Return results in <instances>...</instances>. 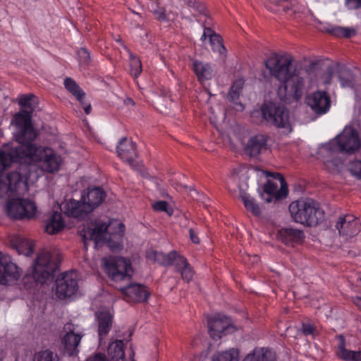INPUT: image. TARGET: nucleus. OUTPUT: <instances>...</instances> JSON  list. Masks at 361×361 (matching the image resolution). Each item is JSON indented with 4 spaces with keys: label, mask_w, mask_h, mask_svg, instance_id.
I'll return each instance as SVG.
<instances>
[{
    "label": "nucleus",
    "mask_w": 361,
    "mask_h": 361,
    "mask_svg": "<svg viewBox=\"0 0 361 361\" xmlns=\"http://www.w3.org/2000/svg\"><path fill=\"white\" fill-rule=\"evenodd\" d=\"M105 197L106 192L101 187L87 188L83 190L80 200L71 199L65 203L64 214L68 216L83 219L98 207Z\"/></svg>",
    "instance_id": "obj_4"
},
{
    "label": "nucleus",
    "mask_w": 361,
    "mask_h": 361,
    "mask_svg": "<svg viewBox=\"0 0 361 361\" xmlns=\"http://www.w3.org/2000/svg\"><path fill=\"white\" fill-rule=\"evenodd\" d=\"M55 295L60 300L71 298L78 290V277L74 271L64 272L55 281Z\"/></svg>",
    "instance_id": "obj_12"
},
{
    "label": "nucleus",
    "mask_w": 361,
    "mask_h": 361,
    "mask_svg": "<svg viewBox=\"0 0 361 361\" xmlns=\"http://www.w3.org/2000/svg\"><path fill=\"white\" fill-rule=\"evenodd\" d=\"M243 361H275V355L269 350H264V348L255 349Z\"/></svg>",
    "instance_id": "obj_29"
},
{
    "label": "nucleus",
    "mask_w": 361,
    "mask_h": 361,
    "mask_svg": "<svg viewBox=\"0 0 361 361\" xmlns=\"http://www.w3.org/2000/svg\"><path fill=\"white\" fill-rule=\"evenodd\" d=\"M269 1H271V2H273V3L279 4L282 0H269Z\"/></svg>",
    "instance_id": "obj_61"
},
{
    "label": "nucleus",
    "mask_w": 361,
    "mask_h": 361,
    "mask_svg": "<svg viewBox=\"0 0 361 361\" xmlns=\"http://www.w3.org/2000/svg\"><path fill=\"white\" fill-rule=\"evenodd\" d=\"M135 16H137V17L139 18H141V16L139 14V13H134Z\"/></svg>",
    "instance_id": "obj_62"
},
{
    "label": "nucleus",
    "mask_w": 361,
    "mask_h": 361,
    "mask_svg": "<svg viewBox=\"0 0 361 361\" xmlns=\"http://www.w3.org/2000/svg\"><path fill=\"white\" fill-rule=\"evenodd\" d=\"M355 305L361 310V298L357 297L354 300Z\"/></svg>",
    "instance_id": "obj_55"
},
{
    "label": "nucleus",
    "mask_w": 361,
    "mask_h": 361,
    "mask_svg": "<svg viewBox=\"0 0 361 361\" xmlns=\"http://www.w3.org/2000/svg\"><path fill=\"white\" fill-rule=\"evenodd\" d=\"M22 184L23 178L17 171L8 173L5 180L1 179V188L4 185L7 186L8 191L11 193L17 192Z\"/></svg>",
    "instance_id": "obj_28"
},
{
    "label": "nucleus",
    "mask_w": 361,
    "mask_h": 361,
    "mask_svg": "<svg viewBox=\"0 0 361 361\" xmlns=\"http://www.w3.org/2000/svg\"><path fill=\"white\" fill-rule=\"evenodd\" d=\"M85 97V96H83V97L80 99V100H78V101L80 102V104H81V106H82L83 108H84V106H85V104H87V103H86V102H85V100H84Z\"/></svg>",
    "instance_id": "obj_57"
},
{
    "label": "nucleus",
    "mask_w": 361,
    "mask_h": 361,
    "mask_svg": "<svg viewBox=\"0 0 361 361\" xmlns=\"http://www.w3.org/2000/svg\"><path fill=\"white\" fill-rule=\"evenodd\" d=\"M13 122L17 130L14 134L18 146L33 144L37 133L32 124V111H21L14 116Z\"/></svg>",
    "instance_id": "obj_9"
},
{
    "label": "nucleus",
    "mask_w": 361,
    "mask_h": 361,
    "mask_svg": "<svg viewBox=\"0 0 361 361\" xmlns=\"http://www.w3.org/2000/svg\"><path fill=\"white\" fill-rule=\"evenodd\" d=\"M7 216L14 220H30L37 212L35 202L25 199L14 198L8 201L6 204Z\"/></svg>",
    "instance_id": "obj_11"
},
{
    "label": "nucleus",
    "mask_w": 361,
    "mask_h": 361,
    "mask_svg": "<svg viewBox=\"0 0 361 361\" xmlns=\"http://www.w3.org/2000/svg\"><path fill=\"white\" fill-rule=\"evenodd\" d=\"M107 355L109 359L117 361L124 357L123 342L121 340L111 343L107 348Z\"/></svg>",
    "instance_id": "obj_30"
},
{
    "label": "nucleus",
    "mask_w": 361,
    "mask_h": 361,
    "mask_svg": "<svg viewBox=\"0 0 361 361\" xmlns=\"http://www.w3.org/2000/svg\"><path fill=\"white\" fill-rule=\"evenodd\" d=\"M192 69L200 82L211 80L213 77V69L209 63L195 60L192 63Z\"/></svg>",
    "instance_id": "obj_27"
},
{
    "label": "nucleus",
    "mask_w": 361,
    "mask_h": 361,
    "mask_svg": "<svg viewBox=\"0 0 361 361\" xmlns=\"http://www.w3.org/2000/svg\"><path fill=\"white\" fill-rule=\"evenodd\" d=\"M307 104L315 114L322 115L329 111L331 99L326 92L317 91L307 97Z\"/></svg>",
    "instance_id": "obj_17"
},
{
    "label": "nucleus",
    "mask_w": 361,
    "mask_h": 361,
    "mask_svg": "<svg viewBox=\"0 0 361 361\" xmlns=\"http://www.w3.org/2000/svg\"><path fill=\"white\" fill-rule=\"evenodd\" d=\"M333 73H334L333 68L331 67V66L328 67V68H327V73H328V78H329V80L331 79Z\"/></svg>",
    "instance_id": "obj_56"
},
{
    "label": "nucleus",
    "mask_w": 361,
    "mask_h": 361,
    "mask_svg": "<svg viewBox=\"0 0 361 361\" xmlns=\"http://www.w3.org/2000/svg\"><path fill=\"white\" fill-rule=\"evenodd\" d=\"M146 257L148 259L157 262L161 266H173L175 271L180 273L182 279L187 283H189L193 278L194 271L187 259L178 255L176 251H171L166 255L152 250L147 252Z\"/></svg>",
    "instance_id": "obj_6"
},
{
    "label": "nucleus",
    "mask_w": 361,
    "mask_h": 361,
    "mask_svg": "<svg viewBox=\"0 0 361 361\" xmlns=\"http://www.w3.org/2000/svg\"><path fill=\"white\" fill-rule=\"evenodd\" d=\"M278 185L270 180L264 184L262 192L260 193L261 197L267 203H269L274 198V194L276 192Z\"/></svg>",
    "instance_id": "obj_33"
},
{
    "label": "nucleus",
    "mask_w": 361,
    "mask_h": 361,
    "mask_svg": "<svg viewBox=\"0 0 361 361\" xmlns=\"http://www.w3.org/2000/svg\"><path fill=\"white\" fill-rule=\"evenodd\" d=\"M104 267L108 276L114 281H129L133 274L131 263L126 258L110 256L104 258Z\"/></svg>",
    "instance_id": "obj_10"
},
{
    "label": "nucleus",
    "mask_w": 361,
    "mask_h": 361,
    "mask_svg": "<svg viewBox=\"0 0 361 361\" xmlns=\"http://www.w3.org/2000/svg\"><path fill=\"white\" fill-rule=\"evenodd\" d=\"M244 84L245 81L243 79L241 78L236 80L233 83L228 92V95L232 101L237 100L239 98L240 94L243 90Z\"/></svg>",
    "instance_id": "obj_38"
},
{
    "label": "nucleus",
    "mask_w": 361,
    "mask_h": 361,
    "mask_svg": "<svg viewBox=\"0 0 361 361\" xmlns=\"http://www.w3.org/2000/svg\"><path fill=\"white\" fill-rule=\"evenodd\" d=\"M153 209L156 212H165L171 215L172 211H169V203L166 201H158L153 204Z\"/></svg>",
    "instance_id": "obj_45"
},
{
    "label": "nucleus",
    "mask_w": 361,
    "mask_h": 361,
    "mask_svg": "<svg viewBox=\"0 0 361 361\" xmlns=\"http://www.w3.org/2000/svg\"><path fill=\"white\" fill-rule=\"evenodd\" d=\"M85 113L86 114H90L92 111V107L90 104H85L83 108Z\"/></svg>",
    "instance_id": "obj_54"
},
{
    "label": "nucleus",
    "mask_w": 361,
    "mask_h": 361,
    "mask_svg": "<svg viewBox=\"0 0 361 361\" xmlns=\"http://www.w3.org/2000/svg\"><path fill=\"white\" fill-rule=\"evenodd\" d=\"M278 238L286 245L294 246L302 242L304 233L302 230L284 228L279 231Z\"/></svg>",
    "instance_id": "obj_22"
},
{
    "label": "nucleus",
    "mask_w": 361,
    "mask_h": 361,
    "mask_svg": "<svg viewBox=\"0 0 361 361\" xmlns=\"http://www.w3.org/2000/svg\"><path fill=\"white\" fill-rule=\"evenodd\" d=\"M210 43L213 47L214 51H217L220 54L226 53V49L223 44V39L219 34H213L209 39Z\"/></svg>",
    "instance_id": "obj_39"
},
{
    "label": "nucleus",
    "mask_w": 361,
    "mask_h": 361,
    "mask_svg": "<svg viewBox=\"0 0 361 361\" xmlns=\"http://www.w3.org/2000/svg\"><path fill=\"white\" fill-rule=\"evenodd\" d=\"M1 267L4 271H1V285H10L17 281L20 276L18 266L11 262L10 257L1 253Z\"/></svg>",
    "instance_id": "obj_19"
},
{
    "label": "nucleus",
    "mask_w": 361,
    "mask_h": 361,
    "mask_svg": "<svg viewBox=\"0 0 361 361\" xmlns=\"http://www.w3.org/2000/svg\"><path fill=\"white\" fill-rule=\"evenodd\" d=\"M35 97L34 94H24L23 95L19 101V104L23 107H31V100Z\"/></svg>",
    "instance_id": "obj_47"
},
{
    "label": "nucleus",
    "mask_w": 361,
    "mask_h": 361,
    "mask_svg": "<svg viewBox=\"0 0 361 361\" xmlns=\"http://www.w3.org/2000/svg\"><path fill=\"white\" fill-rule=\"evenodd\" d=\"M329 33L337 37L350 38L356 35V30L354 28L334 27L329 30Z\"/></svg>",
    "instance_id": "obj_36"
},
{
    "label": "nucleus",
    "mask_w": 361,
    "mask_h": 361,
    "mask_svg": "<svg viewBox=\"0 0 361 361\" xmlns=\"http://www.w3.org/2000/svg\"><path fill=\"white\" fill-rule=\"evenodd\" d=\"M345 5L350 9H357L361 7V0H345Z\"/></svg>",
    "instance_id": "obj_49"
},
{
    "label": "nucleus",
    "mask_w": 361,
    "mask_h": 361,
    "mask_svg": "<svg viewBox=\"0 0 361 361\" xmlns=\"http://www.w3.org/2000/svg\"><path fill=\"white\" fill-rule=\"evenodd\" d=\"M108 226L106 223L101 221H96L94 223L87 224L79 232L84 243V247L87 249V241L93 240L96 244L104 240V235L106 233Z\"/></svg>",
    "instance_id": "obj_14"
},
{
    "label": "nucleus",
    "mask_w": 361,
    "mask_h": 361,
    "mask_svg": "<svg viewBox=\"0 0 361 361\" xmlns=\"http://www.w3.org/2000/svg\"><path fill=\"white\" fill-rule=\"evenodd\" d=\"M130 73L134 78H137L142 71L141 61L132 53L130 54Z\"/></svg>",
    "instance_id": "obj_40"
},
{
    "label": "nucleus",
    "mask_w": 361,
    "mask_h": 361,
    "mask_svg": "<svg viewBox=\"0 0 361 361\" xmlns=\"http://www.w3.org/2000/svg\"><path fill=\"white\" fill-rule=\"evenodd\" d=\"M336 228L341 235L352 238L361 231V224L359 219L353 214L339 216L336 224Z\"/></svg>",
    "instance_id": "obj_16"
},
{
    "label": "nucleus",
    "mask_w": 361,
    "mask_h": 361,
    "mask_svg": "<svg viewBox=\"0 0 361 361\" xmlns=\"http://www.w3.org/2000/svg\"><path fill=\"white\" fill-rule=\"evenodd\" d=\"M231 320L229 317L220 314L214 316L207 321L209 334L213 340L220 339L223 335L233 333L236 331V327L231 324Z\"/></svg>",
    "instance_id": "obj_13"
},
{
    "label": "nucleus",
    "mask_w": 361,
    "mask_h": 361,
    "mask_svg": "<svg viewBox=\"0 0 361 361\" xmlns=\"http://www.w3.org/2000/svg\"><path fill=\"white\" fill-rule=\"evenodd\" d=\"M189 233H190V238L191 241L195 244H199L200 243V238L197 235V232L193 228L189 229Z\"/></svg>",
    "instance_id": "obj_50"
},
{
    "label": "nucleus",
    "mask_w": 361,
    "mask_h": 361,
    "mask_svg": "<svg viewBox=\"0 0 361 361\" xmlns=\"http://www.w3.org/2000/svg\"><path fill=\"white\" fill-rule=\"evenodd\" d=\"M281 6L282 7V10L285 12H286L288 10V8L286 6L281 5Z\"/></svg>",
    "instance_id": "obj_60"
},
{
    "label": "nucleus",
    "mask_w": 361,
    "mask_h": 361,
    "mask_svg": "<svg viewBox=\"0 0 361 361\" xmlns=\"http://www.w3.org/2000/svg\"><path fill=\"white\" fill-rule=\"evenodd\" d=\"M271 176L274 179L278 180L281 184L280 189L278 190H276V192L274 194V200H279L281 199L285 198L288 195V189L284 177L279 173H274L271 174Z\"/></svg>",
    "instance_id": "obj_34"
},
{
    "label": "nucleus",
    "mask_w": 361,
    "mask_h": 361,
    "mask_svg": "<svg viewBox=\"0 0 361 361\" xmlns=\"http://www.w3.org/2000/svg\"><path fill=\"white\" fill-rule=\"evenodd\" d=\"M239 353L237 349L232 348L212 357V361H238Z\"/></svg>",
    "instance_id": "obj_37"
},
{
    "label": "nucleus",
    "mask_w": 361,
    "mask_h": 361,
    "mask_svg": "<svg viewBox=\"0 0 361 361\" xmlns=\"http://www.w3.org/2000/svg\"><path fill=\"white\" fill-rule=\"evenodd\" d=\"M35 361H59L56 353L50 350H42L35 355Z\"/></svg>",
    "instance_id": "obj_41"
},
{
    "label": "nucleus",
    "mask_w": 361,
    "mask_h": 361,
    "mask_svg": "<svg viewBox=\"0 0 361 361\" xmlns=\"http://www.w3.org/2000/svg\"><path fill=\"white\" fill-rule=\"evenodd\" d=\"M350 174L357 180H361V160L355 159L349 164Z\"/></svg>",
    "instance_id": "obj_42"
},
{
    "label": "nucleus",
    "mask_w": 361,
    "mask_h": 361,
    "mask_svg": "<svg viewBox=\"0 0 361 361\" xmlns=\"http://www.w3.org/2000/svg\"><path fill=\"white\" fill-rule=\"evenodd\" d=\"M64 330L66 331V334H77L75 332V325L71 322H68L65 324Z\"/></svg>",
    "instance_id": "obj_52"
},
{
    "label": "nucleus",
    "mask_w": 361,
    "mask_h": 361,
    "mask_svg": "<svg viewBox=\"0 0 361 361\" xmlns=\"http://www.w3.org/2000/svg\"><path fill=\"white\" fill-rule=\"evenodd\" d=\"M301 331L305 336L314 335L316 327L310 323H302Z\"/></svg>",
    "instance_id": "obj_46"
},
{
    "label": "nucleus",
    "mask_w": 361,
    "mask_h": 361,
    "mask_svg": "<svg viewBox=\"0 0 361 361\" xmlns=\"http://www.w3.org/2000/svg\"><path fill=\"white\" fill-rule=\"evenodd\" d=\"M61 262V255L57 250H41L35 260L30 272L22 279L23 287L27 290L37 289L54 277Z\"/></svg>",
    "instance_id": "obj_3"
},
{
    "label": "nucleus",
    "mask_w": 361,
    "mask_h": 361,
    "mask_svg": "<svg viewBox=\"0 0 361 361\" xmlns=\"http://www.w3.org/2000/svg\"><path fill=\"white\" fill-rule=\"evenodd\" d=\"M118 290L128 302H146L150 295L144 285L137 283H130L126 286L119 287Z\"/></svg>",
    "instance_id": "obj_15"
},
{
    "label": "nucleus",
    "mask_w": 361,
    "mask_h": 361,
    "mask_svg": "<svg viewBox=\"0 0 361 361\" xmlns=\"http://www.w3.org/2000/svg\"><path fill=\"white\" fill-rule=\"evenodd\" d=\"M241 200L245 209L250 212L254 216H259L261 215V209L258 204L256 203L254 198L247 194L240 196Z\"/></svg>",
    "instance_id": "obj_32"
},
{
    "label": "nucleus",
    "mask_w": 361,
    "mask_h": 361,
    "mask_svg": "<svg viewBox=\"0 0 361 361\" xmlns=\"http://www.w3.org/2000/svg\"><path fill=\"white\" fill-rule=\"evenodd\" d=\"M27 160L39 164L42 171L54 173L59 171L61 159L49 147H37L34 144L16 146L9 149H1V171L12 163H23Z\"/></svg>",
    "instance_id": "obj_2"
},
{
    "label": "nucleus",
    "mask_w": 361,
    "mask_h": 361,
    "mask_svg": "<svg viewBox=\"0 0 361 361\" xmlns=\"http://www.w3.org/2000/svg\"><path fill=\"white\" fill-rule=\"evenodd\" d=\"M207 37H208L207 36V35L205 33H203L201 37V40L204 41Z\"/></svg>",
    "instance_id": "obj_59"
},
{
    "label": "nucleus",
    "mask_w": 361,
    "mask_h": 361,
    "mask_svg": "<svg viewBox=\"0 0 361 361\" xmlns=\"http://www.w3.org/2000/svg\"><path fill=\"white\" fill-rule=\"evenodd\" d=\"M262 119L269 125L277 128H285L290 132L291 125L289 119V111L283 105L273 102L264 103L260 109Z\"/></svg>",
    "instance_id": "obj_7"
},
{
    "label": "nucleus",
    "mask_w": 361,
    "mask_h": 361,
    "mask_svg": "<svg viewBox=\"0 0 361 361\" xmlns=\"http://www.w3.org/2000/svg\"><path fill=\"white\" fill-rule=\"evenodd\" d=\"M338 78L342 87H352L354 85L353 75L351 71L345 67L339 69Z\"/></svg>",
    "instance_id": "obj_35"
},
{
    "label": "nucleus",
    "mask_w": 361,
    "mask_h": 361,
    "mask_svg": "<svg viewBox=\"0 0 361 361\" xmlns=\"http://www.w3.org/2000/svg\"><path fill=\"white\" fill-rule=\"evenodd\" d=\"M117 41H118V42H120V41H121V37L117 38Z\"/></svg>",
    "instance_id": "obj_63"
},
{
    "label": "nucleus",
    "mask_w": 361,
    "mask_h": 361,
    "mask_svg": "<svg viewBox=\"0 0 361 361\" xmlns=\"http://www.w3.org/2000/svg\"><path fill=\"white\" fill-rule=\"evenodd\" d=\"M361 147L358 132L353 128H345L336 136L335 140L327 145V149L345 154H353Z\"/></svg>",
    "instance_id": "obj_8"
},
{
    "label": "nucleus",
    "mask_w": 361,
    "mask_h": 361,
    "mask_svg": "<svg viewBox=\"0 0 361 361\" xmlns=\"http://www.w3.org/2000/svg\"><path fill=\"white\" fill-rule=\"evenodd\" d=\"M155 18L158 20H165L166 19V16L165 14V11L164 9H161L159 11H155L154 12Z\"/></svg>",
    "instance_id": "obj_51"
},
{
    "label": "nucleus",
    "mask_w": 361,
    "mask_h": 361,
    "mask_svg": "<svg viewBox=\"0 0 361 361\" xmlns=\"http://www.w3.org/2000/svg\"><path fill=\"white\" fill-rule=\"evenodd\" d=\"M82 335L66 334L62 338V345L65 353L69 356L77 355L78 347L80 343Z\"/></svg>",
    "instance_id": "obj_25"
},
{
    "label": "nucleus",
    "mask_w": 361,
    "mask_h": 361,
    "mask_svg": "<svg viewBox=\"0 0 361 361\" xmlns=\"http://www.w3.org/2000/svg\"><path fill=\"white\" fill-rule=\"evenodd\" d=\"M292 61L291 56L274 54L264 62L271 75L281 82L277 95L286 104L298 102L303 95L305 87V79L295 68H293Z\"/></svg>",
    "instance_id": "obj_1"
},
{
    "label": "nucleus",
    "mask_w": 361,
    "mask_h": 361,
    "mask_svg": "<svg viewBox=\"0 0 361 361\" xmlns=\"http://www.w3.org/2000/svg\"><path fill=\"white\" fill-rule=\"evenodd\" d=\"M64 226L65 223L61 213L53 211L47 219L44 231L49 234L54 235L60 232Z\"/></svg>",
    "instance_id": "obj_24"
},
{
    "label": "nucleus",
    "mask_w": 361,
    "mask_h": 361,
    "mask_svg": "<svg viewBox=\"0 0 361 361\" xmlns=\"http://www.w3.org/2000/svg\"><path fill=\"white\" fill-rule=\"evenodd\" d=\"M267 136L257 134L249 138L245 151L250 157H257L267 149Z\"/></svg>",
    "instance_id": "obj_20"
},
{
    "label": "nucleus",
    "mask_w": 361,
    "mask_h": 361,
    "mask_svg": "<svg viewBox=\"0 0 361 361\" xmlns=\"http://www.w3.org/2000/svg\"><path fill=\"white\" fill-rule=\"evenodd\" d=\"M289 212L294 221L308 226H316L324 219V212L310 198L293 202Z\"/></svg>",
    "instance_id": "obj_5"
},
{
    "label": "nucleus",
    "mask_w": 361,
    "mask_h": 361,
    "mask_svg": "<svg viewBox=\"0 0 361 361\" xmlns=\"http://www.w3.org/2000/svg\"><path fill=\"white\" fill-rule=\"evenodd\" d=\"M118 156L123 161L133 165L135 159L137 157L136 145L131 140L126 137H122L118 142L116 147Z\"/></svg>",
    "instance_id": "obj_18"
},
{
    "label": "nucleus",
    "mask_w": 361,
    "mask_h": 361,
    "mask_svg": "<svg viewBox=\"0 0 361 361\" xmlns=\"http://www.w3.org/2000/svg\"><path fill=\"white\" fill-rule=\"evenodd\" d=\"M98 322V335L99 339L107 335L112 327L113 317L106 311L100 312L97 314Z\"/></svg>",
    "instance_id": "obj_26"
},
{
    "label": "nucleus",
    "mask_w": 361,
    "mask_h": 361,
    "mask_svg": "<svg viewBox=\"0 0 361 361\" xmlns=\"http://www.w3.org/2000/svg\"><path fill=\"white\" fill-rule=\"evenodd\" d=\"M78 56L81 66H88L91 61L90 54L85 47L80 48L78 51Z\"/></svg>",
    "instance_id": "obj_43"
},
{
    "label": "nucleus",
    "mask_w": 361,
    "mask_h": 361,
    "mask_svg": "<svg viewBox=\"0 0 361 361\" xmlns=\"http://www.w3.org/2000/svg\"><path fill=\"white\" fill-rule=\"evenodd\" d=\"M338 343L335 350V354L339 359L343 361H361V350L354 351L345 348V338L343 335L336 336Z\"/></svg>",
    "instance_id": "obj_21"
},
{
    "label": "nucleus",
    "mask_w": 361,
    "mask_h": 361,
    "mask_svg": "<svg viewBox=\"0 0 361 361\" xmlns=\"http://www.w3.org/2000/svg\"><path fill=\"white\" fill-rule=\"evenodd\" d=\"M10 246L19 254L30 256L34 252V245L31 240L20 235H13L8 240Z\"/></svg>",
    "instance_id": "obj_23"
},
{
    "label": "nucleus",
    "mask_w": 361,
    "mask_h": 361,
    "mask_svg": "<svg viewBox=\"0 0 361 361\" xmlns=\"http://www.w3.org/2000/svg\"><path fill=\"white\" fill-rule=\"evenodd\" d=\"M185 2L188 7L193 8L200 13H204L206 11L205 6L197 0H185Z\"/></svg>",
    "instance_id": "obj_44"
},
{
    "label": "nucleus",
    "mask_w": 361,
    "mask_h": 361,
    "mask_svg": "<svg viewBox=\"0 0 361 361\" xmlns=\"http://www.w3.org/2000/svg\"><path fill=\"white\" fill-rule=\"evenodd\" d=\"M316 65L317 63L315 62H311V63L310 64V69H313Z\"/></svg>",
    "instance_id": "obj_58"
},
{
    "label": "nucleus",
    "mask_w": 361,
    "mask_h": 361,
    "mask_svg": "<svg viewBox=\"0 0 361 361\" xmlns=\"http://www.w3.org/2000/svg\"><path fill=\"white\" fill-rule=\"evenodd\" d=\"M86 361H109V359L104 353H97L90 356Z\"/></svg>",
    "instance_id": "obj_48"
},
{
    "label": "nucleus",
    "mask_w": 361,
    "mask_h": 361,
    "mask_svg": "<svg viewBox=\"0 0 361 361\" xmlns=\"http://www.w3.org/2000/svg\"><path fill=\"white\" fill-rule=\"evenodd\" d=\"M65 88L71 93L77 100L85 96V92L81 87L76 83V82L71 78H66L63 82Z\"/></svg>",
    "instance_id": "obj_31"
},
{
    "label": "nucleus",
    "mask_w": 361,
    "mask_h": 361,
    "mask_svg": "<svg viewBox=\"0 0 361 361\" xmlns=\"http://www.w3.org/2000/svg\"><path fill=\"white\" fill-rule=\"evenodd\" d=\"M203 33H205L207 35V37H209V39L211 38V36L213 35V34H215L216 32H214L211 28L209 27H204V32Z\"/></svg>",
    "instance_id": "obj_53"
}]
</instances>
